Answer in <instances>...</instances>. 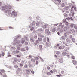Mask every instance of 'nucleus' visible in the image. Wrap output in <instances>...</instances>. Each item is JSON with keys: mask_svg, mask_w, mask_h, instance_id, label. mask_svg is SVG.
I'll return each mask as SVG.
<instances>
[{"mask_svg": "<svg viewBox=\"0 0 77 77\" xmlns=\"http://www.w3.org/2000/svg\"><path fill=\"white\" fill-rule=\"evenodd\" d=\"M15 52L16 53H17V54H18V53L19 52V51L18 50H16Z\"/></svg>", "mask_w": 77, "mask_h": 77, "instance_id": "3c124183", "label": "nucleus"}, {"mask_svg": "<svg viewBox=\"0 0 77 77\" xmlns=\"http://www.w3.org/2000/svg\"><path fill=\"white\" fill-rule=\"evenodd\" d=\"M74 28L75 29H77V25H75L74 26Z\"/></svg>", "mask_w": 77, "mask_h": 77, "instance_id": "0e129e2a", "label": "nucleus"}, {"mask_svg": "<svg viewBox=\"0 0 77 77\" xmlns=\"http://www.w3.org/2000/svg\"><path fill=\"white\" fill-rule=\"evenodd\" d=\"M39 25H40L41 26H42L43 29H45L47 27H48V25L46 24L45 23L43 22H39Z\"/></svg>", "mask_w": 77, "mask_h": 77, "instance_id": "7ed1b4c3", "label": "nucleus"}, {"mask_svg": "<svg viewBox=\"0 0 77 77\" xmlns=\"http://www.w3.org/2000/svg\"><path fill=\"white\" fill-rule=\"evenodd\" d=\"M36 24V22L35 21H33L32 23V24H31L29 25V27H34L35 26Z\"/></svg>", "mask_w": 77, "mask_h": 77, "instance_id": "0eeeda50", "label": "nucleus"}, {"mask_svg": "<svg viewBox=\"0 0 77 77\" xmlns=\"http://www.w3.org/2000/svg\"><path fill=\"white\" fill-rule=\"evenodd\" d=\"M64 51L65 52H63L62 55L63 56H66V52L67 51V49H65L64 50Z\"/></svg>", "mask_w": 77, "mask_h": 77, "instance_id": "9d476101", "label": "nucleus"}, {"mask_svg": "<svg viewBox=\"0 0 77 77\" xmlns=\"http://www.w3.org/2000/svg\"><path fill=\"white\" fill-rule=\"evenodd\" d=\"M36 26H39V22H37L36 23Z\"/></svg>", "mask_w": 77, "mask_h": 77, "instance_id": "864d4df0", "label": "nucleus"}, {"mask_svg": "<svg viewBox=\"0 0 77 77\" xmlns=\"http://www.w3.org/2000/svg\"><path fill=\"white\" fill-rule=\"evenodd\" d=\"M52 32H56V29L55 28H53L52 29Z\"/></svg>", "mask_w": 77, "mask_h": 77, "instance_id": "c03bdc74", "label": "nucleus"}, {"mask_svg": "<svg viewBox=\"0 0 77 77\" xmlns=\"http://www.w3.org/2000/svg\"><path fill=\"white\" fill-rule=\"evenodd\" d=\"M28 67V66L27 64H26L24 65V67L25 68H27V67Z\"/></svg>", "mask_w": 77, "mask_h": 77, "instance_id": "603ef678", "label": "nucleus"}, {"mask_svg": "<svg viewBox=\"0 0 77 77\" xmlns=\"http://www.w3.org/2000/svg\"><path fill=\"white\" fill-rule=\"evenodd\" d=\"M47 33V35H50L51 34V32H50V31H49Z\"/></svg>", "mask_w": 77, "mask_h": 77, "instance_id": "ea45409f", "label": "nucleus"}, {"mask_svg": "<svg viewBox=\"0 0 77 77\" xmlns=\"http://www.w3.org/2000/svg\"><path fill=\"white\" fill-rule=\"evenodd\" d=\"M16 38H14V40L13 45H16L17 44H20V41L18 40V39H20L21 38V35H18L16 36Z\"/></svg>", "mask_w": 77, "mask_h": 77, "instance_id": "f03ea898", "label": "nucleus"}, {"mask_svg": "<svg viewBox=\"0 0 77 77\" xmlns=\"http://www.w3.org/2000/svg\"><path fill=\"white\" fill-rule=\"evenodd\" d=\"M31 73H32V74H34L35 73V71L32 70V71H31Z\"/></svg>", "mask_w": 77, "mask_h": 77, "instance_id": "13d9d810", "label": "nucleus"}, {"mask_svg": "<svg viewBox=\"0 0 77 77\" xmlns=\"http://www.w3.org/2000/svg\"><path fill=\"white\" fill-rule=\"evenodd\" d=\"M61 7H62L63 8H64V7L65 6V3H63L61 4Z\"/></svg>", "mask_w": 77, "mask_h": 77, "instance_id": "a211bd4d", "label": "nucleus"}, {"mask_svg": "<svg viewBox=\"0 0 77 77\" xmlns=\"http://www.w3.org/2000/svg\"><path fill=\"white\" fill-rule=\"evenodd\" d=\"M44 32V30L42 29V28H40L39 30V36L40 37H41V38H44V35L40 34V33H43V32Z\"/></svg>", "mask_w": 77, "mask_h": 77, "instance_id": "39448f33", "label": "nucleus"}, {"mask_svg": "<svg viewBox=\"0 0 77 77\" xmlns=\"http://www.w3.org/2000/svg\"><path fill=\"white\" fill-rule=\"evenodd\" d=\"M59 61L60 63H63V59L62 58H61L59 60Z\"/></svg>", "mask_w": 77, "mask_h": 77, "instance_id": "ddd939ff", "label": "nucleus"}, {"mask_svg": "<svg viewBox=\"0 0 77 77\" xmlns=\"http://www.w3.org/2000/svg\"><path fill=\"white\" fill-rule=\"evenodd\" d=\"M9 29H14V28H13L12 27H11V26H10L9 27Z\"/></svg>", "mask_w": 77, "mask_h": 77, "instance_id": "338daca9", "label": "nucleus"}, {"mask_svg": "<svg viewBox=\"0 0 77 77\" xmlns=\"http://www.w3.org/2000/svg\"><path fill=\"white\" fill-rule=\"evenodd\" d=\"M74 24L72 23L71 24L70 27L71 28L74 27Z\"/></svg>", "mask_w": 77, "mask_h": 77, "instance_id": "72a5a7b5", "label": "nucleus"}, {"mask_svg": "<svg viewBox=\"0 0 77 77\" xmlns=\"http://www.w3.org/2000/svg\"><path fill=\"white\" fill-rule=\"evenodd\" d=\"M71 57L72 59H75V57H74V56H73V54H71Z\"/></svg>", "mask_w": 77, "mask_h": 77, "instance_id": "5701e85b", "label": "nucleus"}, {"mask_svg": "<svg viewBox=\"0 0 77 77\" xmlns=\"http://www.w3.org/2000/svg\"><path fill=\"white\" fill-rule=\"evenodd\" d=\"M11 15L12 17L15 18V17H17L18 14L17 12H15V11H13L12 12Z\"/></svg>", "mask_w": 77, "mask_h": 77, "instance_id": "20e7f679", "label": "nucleus"}, {"mask_svg": "<svg viewBox=\"0 0 77 77\" xmlns=\"http://www.w3.org/2000/svg\"><path fill=\"white\" fill-rule=\"evenodd\" d=\"M64 35L65 37H67V35H68V33L66 32H65L64 34Z\"/></svg>", "mask_w": 77, "mask_h": 77, "instance_id": "c756f323", "label": "nucleus"}, {"mask_svg": "<svg viewBox=\"0 0 77 77\" xmlns=\"http://www.w3.org/2000/svg\"><path fill=\"white\" fill-rule=\"evenodd\" d=\"M29 57V58H32V55H29L28 57Z\"/></svg>", "mask_w": 77, "mask_h": 77, "instance_id": "e2e57ef3", "label": "nucleus"}, {"mask_svg": "<svg viewBox=\"0 0 77 77\" xmlns=\"http://www.w3.org/2000/svg\"><path fill=\"white\" fill-rule=\"evenodd\" d=\"M11 49L12 50H15V48L14 47H12L11 48Z\"/></svg>", "mask_w": 77, "mask_h": 77, "instance_id": "473e14b6", "label": "nucleus"}, {"mask_svg": "<svg viewBox=\"0 0 77 77\" xmlns=\"http://www.w3.org/2000/svg\"><path fill=\"white\" fill-rule=\"evenodd\" d=\"M34 44L35 45H37V46L38 47H37V48H38V45H39V41H38V40H37L36 41V42H34Z\"/></svg>", "mask_w": 77, "mask_h": 77, "instance_id": "9b49d317", "label": "nucleus"}, {"mask_svg": "<svg viewBox=\"0 0 77 77\" xmlns=\"http://www.w3.org/2000/svg\"><path fill=\"white\" fill-rule=\"evenodd\" d=\"M39 57L40 59L41 60V62H44V60H43V59H42V58L41 57L39 56Z\"/></svg>", "mask_w": 77, "mask_h": 77, "instance_id": "412c9836", "label": "nucleus"}, {"mask_svg": "<svg viewBox=\"0 0 77 77\" xmlns=\"http://www.w3.org/2000/svg\"><path fill=\"white\" fill-rule=\"evenodd\" d=\"M53 71L54 72V74H56L57 73V69H54Z\"/></svg>", "mask_w": 77, "mask_h": 77, "instance_id": "6ab92c4d", "label": "nucleus"}, {"mask_svg": "<svg viewBox=\"0 0 77 77\" xmlns=\"http://www.w3.org/2000/svg\"><path fill=\"white\" fill-rule=\"evenodd\" d=\"M34 58L35 59H36V60H38V59H39V58L37 57H34Z\"/></svg>", "mask_w": 77, "mask_h": 77, "instance_id": "c9c22d12", "label": "nucleus"}, {"mask_svg": "<svg viewBox=\"0 0 77 77\" xmlns=\"http://www.w3.org/2000/svg\"><path fill=\"white\" fill-rule=\"evenodd\" d=\"M64 31H66L68 29V28H67V27H65L64 28Z\"/></svg>", "mask_w": 77, "mask_h": 77, "instance_id": "4c0bfd02", "label": "nucleus"}, {"mask_svg": "<svg viewBox=\"0 0 77 77\" xmlns=\"http://www.w3.org/2000/svg\"><path fill=\"white\" fill-rule=\"evenodd\" d=\"M14 62H17V58H15L14 59Z\"/></svg>", "mask_w": 77, "mask_h": 77, "instance_id": "052dcab7", "label": "nucleus"}, {"mask_svg": "<svg viewBox=\"0 0 77 77\" xmlns=\"http://www.w3.org/2000/svg\"><path fill=\"white\" fill-rule=\"evenodd\" d=\"M59 48L60 50H61L62 48V46H60L59 47Z\"/></svg>", "mask_w": 77, "mask_h": 77, "instance_id": "69168bd1", "label": "nucleus"}, {"mask_svg": "<svg viewBox=\"0 0 77 77\" xmlns=\"http://www.w3.org/2000/svg\"><path fill=\"white\" fill-rule=\"evenodd\" d=\"M14 68H17L18 67V66L17 65H15L14 66Z\"/></svg>", "mask_w": 77, "mask_h": 77, "instance_id": "a18cd8bd", "label": "nucleus"}, {"mask_svg": "<svg viewBox=\"0 0 77 77\" xmlns=\"http://www.w3.org/2000/svg\"><path fill=\"white\" fill-rule=\"evenodd\" d=\"M19 66L20 67V68H18L17 69V70L18 71H21L22 69H23V64L20 63L19 64Z\"/></svg>", "mask_w": 77, "mask_h": 77, "instance_id": "423d86ee", "label": "nucleus"}, {"mask_svg": "<svg viewBox=\"0 0 77 77\" xmlns=\"http://www.w3.org/2000/svg\"><path fill=\"white\" fill-rule=\"evenodd\" d=\"M39 48H40V50H41V51H42V45H40L39 46Z\"/></svg>", "mask_w": 77, "mask_h": 77, "instance_id": "dca6fc26", "label": "nucleus"}, {"mask_svg": "<svg viewBox=\"0 0 77 77\" xmlns=\"http://www.w3.org/2000/svg\"><path fill=\"white\" fill-rule=\"evenodd\" d=\"M64 16H65V17H67V14H66V13H64Z\"/></svg>", "mask_w": 77, "mask_h": 77, "instance_id": "774afa93", "label": "nucleus"}, {"mask_svg": "<svg viewBox=\"0 0 77 77\" xmlns=\"http://www.w3.org/2000/svg\"><path fill=\"white\" fill-rule=\"evenodd\" d=\"M26 49V50H27V51H28V50H29V47H28V46H26L25 47Z\"/></svg>", "mask_w": 77, "mask_h": 77, "instance_id": "de8ad7c7", "label": "nucleus"}, {"mask_svg": "<svg viewBox=\"0 0 77 77\" xmlns=\"http://www.w3.org/2000/svg\"><path fill=\"white\" fill-rule=\"evenodd\" d=\"M72 42H73L74 43H75V38H72Z\"/></svg>", "mask_w": 77, "mask_h": 77, "instance_id": "2f4dec72", "label": "nucleus"}, {"mask_svg": "<svg viewBox=\"0 0 77 77\" xmlns=\"http://www.w3.org/2000/svg\"><path fill=\"white\" fill-rule=\"evenodd\" d=\"M31 60L32 62H35V59H34L33 58Z\"/></svg>", "mask_w": 77, "mask_h": 77, "instance_id": "58836bf2", "label": "nucleus"}, {"mask_svg": "<svg viewBox=\"0 0 77 77\" xmlns=\"http://www.w3.org/2000/svg\"><path fill=\"white\" fill-rule=\"evenodd\" d=\"M30 71H29V70H26V73L27 74H29V73H30Z\"/></svg>", "mask_w": 77, "mask_h": 77, "instance_id": "e433bc0d", "label": "nucleus"}, {"mask_svg": "<svg viewBox=\"0 0 77 77\" xmlns=\"http://www.w3.org/2000/svg\"><path fill=\"white\" fill-rule=\"evenodd\" d=\"M65 24L66 26H68V24H69V23L68 22H66L65 23Z\"/></svg>", "mask_w": 77, "mask_h": 77, "instance_id": "37998d69", "label": "nucleus"}, {"mask_svg": "<svg viewBox=\"0 0 77 77\" xmlns=\"http://www.w3.org/2000/svg\"><path fill=\"white\" fill-rule=\"evenodd\" d=\"M21 44H24L25 42V39L24 38H22L21 40Z\"/></svg>", "mask_w": 77, "mask_h": 77, "instance_id": "2eb2a0df", "label": "nucleus"}, {"mask_svg": "<svg viewBox=\"0 0 77 77\" xmlns=\"http://www.w3.org/2000/svg\"><path fill=\"white\" fill-rule=\"evenodd\" d=\"M67 56L68 58H71V54H72L71 53H70L68 52L66 53Z\"/></svg>", "mask_w": 77, "mask_h": 77, "instance_id": "6e6552de", "label": "nucleus"}, {"mask_svg": "<svg viewBox=\"0 0 77 77\" xmlns=\"http://www.w3.org/2000/svg\"><path fill=\"white\" fill-rule=\"evenodd\" d=\"M46 74L47 75H51V74L50 73V72H47Z\"/></svg>", "mask_w": 77, "mask_h": 77, "instance_id": "bb28decb", "label": "nucleus"}, {"mask_svg": "<svg viewBox=\"0 0 77 77\" xmlns=\"http://www.w3.org/2000/svg\"><path fill=\"white\" fill-rule=\"evenodd\" d=\"M42 38H39V41H42Z\"/></svg>", "mask_w": 77, "mask_h": 77, "instance_id": "bf43d9fd", "label": "nucleus"}, {"mask_svg": "<svg viewBox=\"0 0 77 77\" xmlns=\"http://www.w3.org/2000/svg\"><path fill=\"white\" fill-rule=\"evenodd\" d=\"M47 42H50V39H49V38L47 37Z\"/></svg>", "mask_w": 77, "mask_h": 77, "instance_id": "680f3d73", "label": "nucleus"}, {"mask_svg": "<svg viewBox=\"0 0 77 77\" xmlns=\"http://www.w3.org/2000/svg\"><path fill=\"white\" fill-rule=\"evenodd\" d=\"M33 27V26H31L30 27V26H29V28H31V29H30V30H31V31H32L33 30H34V27Z\"/></svg>", "mask_w": 77, "mask_h": 77, "instance_id": "aec40b11", "label": "nucleus"}, {"mask_svg": "<svg viewBox=\"0 0 77 77\" xmlns=\"http://www.w3.org/2000/svg\"><path fill=\"white\" fill-rule=\"evenodd\" d=\"M73 63L75 65H76V63H77V61L74 60L73 61Z\"/></svg>", "mask_w": 77, "mask_h": 77, "instance_id": "7c9ffc66", "label": "nucleus"}, {"mask_svg": "<svg viewBox=\"0 0 77 77\" xmlns=\"http://www.w3.org/2000/svg\"><path fill=\"white\" fill-rule=\"evenodd\" d=\"M61 73L62 74H64V75H66V70L64 71L62 70L61 71Z\"/></svg>", "mask_w": 77, "mask_h": 77, "instance_id": "1a4fd4ad", "label": "nucleus"}, {"mask_svg": "<svg viewBox=\"0 0 77 77\" xmlns=\"http://www.w3.org/2000/svg\"><path fill=\"white\" fill-rule=\"evenodd\" d=\"M7 67V68H9L10 69H11H11H12V66H8Z\"/></svg>", "mask_w": 77, "mask_h": 77, "instance_id": "cd10ccee", "label": "nucleus"}, {"mask_svg": "<svg viewBox=\"0 0 77 77\" xmlns=\"http://www.w3.org/2000/svg\"><path fill=\"white\" fill-rule=\"evenodd\" d=\"M57 1L58 3H59H59H61V0H57Z\"/></svg>", "mask_w": 77, "mask_h": 77, "instance_id": "09e8293b", "label": "nucleus"}, {"mask_svg": "<svg viewBox=\"0 0 77 77\" xmlns=\"http://www.w3.org/2000/svg\"><path fill=\"white\" fill-rule=\"evenodd\" d=\"M64 9L65 10H68V9H69V7H68V6H66L65 7Z\"/></svg>", "mask_w": 77, "mask_h": 77, "instance_id": "b1692460", "label": "nucleus"}, {"mask_svg": "<svg viewBox=\"0 0 77 77\" xmlns=\"http://www.w3.org/2000/svg\"><path fill=\"white\" fill-rule=\"evenodd\" d=\"M50 45V42H47L46 43V46L48 47H49V46Z\"/></svg>", "mask_w": 77, "mask_h": 77, "instance_id": "4468645a", "label": "nucleus"}, {"mask_svg": "<svg viewBox=\"0 0 77 77\" xmlns=\"http://www.w3.org/2000/svg\"><path fill=\"white\" fill-rule=\"evenodd\" d=\"M34 38L35 39H35H37V35H35Z\"/></svg>", "mask_w": 77, "mask_h": 77, "instance_id": "6e6d98bb", "label": "nucleus"}, {"mask_svg": "<svg viewBox=\"0 0 77 77\" xmlns=\"http://www.w3.org/2000/svg\"><path fill=\"white\" fill-rule=\"evenodd\" d=\"M25 45H28V42H26L25 43Z\"/></svg>", "mask_w": 77, "mask_h": 77, "instance_id": "49530a36", "label": "nucleus"}, {"mask_svg": "<svg viewBox=\"0 0 77 77\" xmlns=\"http://www.w3.org/2000/svg\"><path fill=\"white\" fill-rule=\"evenodd\" d=\"M61 38L62 39V40L63 41H65V36H63L61 37Z\"/></svg>", "mask_w": 77, "mask_h": 77, "instance_id": "393cba45", "label": "nucleus"}, {"mask_svg": "<svg viewBox=\"0 0 77 77\" xmlns=\"http://www.w3.org/2000/svg\"><path fill=\"white\" fill-rule=\"evenodd\" d=\"M65 9L64 8L62 9V12L63 13H64V12H65Z\"/></svg>", "mask_w": 77, "mask_h": 77, "instance_id": "4d7b16f0", "label": "nucleus"}, {"mask_svg": "<svg viewBox=\"0 0 77 77\" xmlns=\"http://www.w3.org/2000/svg\"><path fill=\"white\" fill-rule=\"evenodd\" d=\"M62 23H59V26L60 27L61 26H62Z\"/></svg>", "mask_w": 77, "mask_h": 77, "instance_id": "5fc2aeb1", "label": "nucleus"}, {"mask_svg": "<svg viewBox=\"0 0 77 77\" xmlns=\"http://www.w3.org/2000/svg\"><path fill=\"white\" fill-rule=\"evenodd\" d=\"M45 32H46L47 33L48 32H49V29H46V30H45Z\"/></svg>", "mask_w": 77, "mask_h": 77, "instance_id": "a19ab883", "label": "nucleus"}, {"mask_svg": "<svg viewBox=\"0 0 77 77\" xmlns=\"http://www.w3.org/2000/svg\"><path fill=\"white\" fill-rule=\"evenodd\" d=\"M30 39L31 42H35V38L34 37H31L30 38Z\"/></svg>", "mask_w": 77, "mask_h": 77, "instance_id": "f8f14e48", "label": "nucleus"}, {"mask_svg": "<svg viewBox=\"0 0 77 77\" xmlns=\"http://www.w3.org/2000/svg\"><path fill=\"white\" fill-rule=\"evenodd\" d=\"M56 54H57V55H59V54H60V52H59V51H56Z\"/></svg>", "mask_w": 77, "mask_h": 77, "instance_id": "c85d7f7f", "label": "nucleus"}, {"mask_svg": "<svg viewBox=\"0 0 77 77\" xmlns=\"http://www.w3.org/2000/svg\"><path fill=\"white\" fill-rule=\"evenodd\" d=\"M11 8L12 6L11 5H5L2 6L0 9L1 11H4L6 14L9 15L11 13Z\"/></svg>", "mask_w": 77, "mask_h": 77, "instance_id": "f257e3e1", "label": "nucleus"}, {"mask_svg": "<svg viewBox=\"0 0 77 77\" xmlns=\"http://www.w3.org/2000/svg\"><path fill=\"white\" fill-rule=\"evenodd\" d=\"M17 48L18 50H21V48H20V47H17Z\"/></svg>", "mask_w": 77, "mask_h": 77, "instance_id": "8fccbe9b", "label": "nucleus"}, {"mask_svg": "<svg viewBox=\"0 0 77 77\" xmlns=\"http://www.w3.org/2000/svg\"><path fill=\"white\" fill-rule=\"evenodd\" d=\"M1 54V56H5V52H2Z\"/></svg>", "mask_w": 77, "mask_h": 77, "instance_id": "79ce46f5", "label": "nucleus"}, {"mask_svg": "<svg viewBox=\"0 0 77 77\" xmlns=\"http://www.w3.org/2000/svg\"><path fill=\"white\" fill-rule=\"evenodd\" d=\"M66 41L67 42H68V43H69V42H70V40L69 38H67L66 39Z\"/></svg>", "mask_w": 77, "mask_h": 77, "instance_id": "f704fd0d", "label": "nucleus"}, {"mask_svg": "<svg viewBox=\"0 0 77 77\" xmlns=\"http://www.w3.org/2000/svg\"><path fill=\"white\" fill-rule=\"evenodd\" d=\"M28 21H29V22H31V21H32V18L31 17H29Z\"/></svg>", "mask_w": 77, "mask_h": 77, "instance_id": "4be33fe9", "label": "nucleus"}, {"mask_svg": "<svg viewBox=\"0 0 77 77\" xmlns=\"http://www.w3.org/2000/svg\"><path fill=\"white\" fill-rule=\"evenodd\" d=\"M20 50H21V51L24 52L26 51V49H25V48H22Z\"/></svg>", "mask_w": 77, "mask_h": 77, "instance_id": "f3484780", "label": "nucleus"}, {"mask_svg": "<svg viewBox=\"0 0 77 77\" xmlns=\"http://www.w3.org/2000/svg\"><path fill=\"white\" fill-rule=\"evenodd\" d=\"M47 38L45 37L44 38V39H43V41L44 42H46L47 41Z\"/></svg>", "mask_w": 77, "mask_h": 77, "instance_id": "a878e982", "label": "nucleus"}]
</instances>
